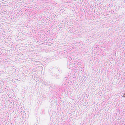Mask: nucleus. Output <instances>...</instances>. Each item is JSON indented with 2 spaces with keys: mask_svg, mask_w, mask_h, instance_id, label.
Here are the masks:
<instances>
[{
  "mask_svg": "<svg viewBox=\"0 0 125 125\" xmlns=\"http://www.w3.org/2000/svg\"><path fill=\"white\" fill-rule=\"evenodd\" d=\"M69 66H72V65L70 64V65Z\"/></svg>",
  "mask_w": 125,
  "mask_h": 125,
  "instance_id": "obj_1",
  "label": "nucleus"
},
{
  "mask_svg": "<svg viewBox=\"0 0 125 125\" xmlns=\"http://www.w3.org/2000/svg\"><path fill=\"white\" fill-rule=\"evenodd\" d=\"M124 1H125V0Z\"/></svg>",
  "mask_w": 125,
  "mask_h": 125,
  "instance_id": "obj_2",
  "label": "nucleus"
}]
</instances>
